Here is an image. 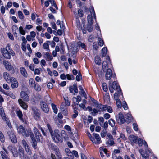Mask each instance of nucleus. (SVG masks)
<instances>
[{
    "label": "nucleus",
    "mask_w": 159,
    "mask_h": 159,
    "mask_svg": "<svg viewBox=\"0 0 159 159\" xmlns=\"http://www.w3.org/2000/svg\"><path fill=\"white\" fill-rule=\"evenodd\" d=\"M53 140L56 143L59 142H61V137L60 135L59 130L57 129H55L51 134Z\"/></svg>",
    "instance_id": "obj_1"
},
{
    "label": "nucleus",
    "mask_w": 159,
    "mask_h": 159,
    "mask_svg": "<svg viewBox=\"0 0 159 159\" xmlns=\"http://www.w3.org/2000/svg\"><path fill=\"white\" fill-rule=\"evenodd\" d=\"M109 89L111 93H113L114 90H116L117 92H119L121 90L120 86L115 81H114L112 83L111 81H109Z\"/></svg>",
    "instance_id": "obj_2"
},
{
    "label": "nucleus",
    "mask_w": 159,
    "mask_h": 159,
    "mask_svg": "<svg viewBox=\"0 0 159 159\" xmlns=\"http://www.w3.org/2000/svg\"><path fill=\"white\" fill-rule=\"evenodd\" d=\"M90 15H89L87 16V20L88 23L89 25H92L93 23V17L96 19L95 13L94 11V8L93 6L90 7Z\"/></svg>",
    "instance_id": "obj_3"
},
{
    "label": "nucleus",
    "mask_w": 159,
    "mask_h": 159,
    "mask_svg": "<svg viewBox=\"0 0 159 159\" xmlns=\"http://www.w3.org/2000/svg\"><path fill=\"white\" fill-rule=\"evenodd\" d=\"M17 130L19 134H21L23 136L26 137L30 136V133L32 132L30 130L26 131L24 127L22 125H20L19 126H17Z\"/></svg>",
    "instance_id": "obj_4"
},
{
    "label": "nucleus",
    "mask_w": 159,
    "mask_h": 159,
    "mask_svg": "<svg viewBox=\"0 0 159 159\" xmlns=\"http://www.w3.org/2000/svg\"><path fill=\"white\" fill-rule=\"evenodd\" d=\"M104 72H106L105 75V78L107 80H110L112 77L115 78L116 77L115 74H113L112 70L110 68L105 70Z\"/></svg>",
    "instance_id": "obj_5"
},
{
    "label": "nucleus",
    "mask_w": 159,
    "mask_h": 159,
    "mask_svg": "<svg viewBox=\"0 0 159 159\" xmlns=\"http://www.w3.org/2000/svg\"><path fill=\"white\" fill-rule=\"evenodd\" d=\"M10 50V46L9 45H7L6 48L2 49L1 51L3 56L7 59H10L11 57V55L9 54L8 50Z\"/></svg>",
    "instance_id": "obj_6"
},
{
    "label": "nucleus",
    "mask_w": 159,
    "mask_h": 159,
    "mask_svg": "<svg viewBox=\"0 0 159 159\" xmlns=\"http://www.w3.org/2000/svg\"><path fill=\"white\" fill-rule=\"evenodd\" d=\"M7 134L12 143H15L17 142L16 137L13 131L11 130L8 131L7 132Z\"/></svg>",
    "instance_id": "obj_7"
},
{
    "label": "nucleus",
    "mask_w": 159,
    "mask_h": 159,
    "mask_svg": "<svg viewBox=\"0 0 159 159\" xmlns=\"http://www.w3.org/2000/svg\"><path fill=\"white\" fill-rule=\"evenodd\" d=\"M106 61H103L102 62V69L104 72L108 68L110 62V59L109 56H107L106 58Z\"/></svg>",
    "instance_id": "obj_8"
},
{
    "label": "nucleus",
    "mask_w": 159,
    "mask_h": 159,
    "mask_svg": "<svg viewBox=\"0 0 159 159\" xmlns=\"http://www.w3.org/2000/svg\"><path fill=\"white\" fill-rule=\"evenodd\" d=\"M21 143L27 153L29 155H31L32 153L26 141L23 139L21 141Z\"/></svg>",
    "instance_id": "obj_9"
},
{
    "label": "nucleus",
    "mask_w": 159,
    "mask_h": 159,
    "mask_svg": "<svg viewBox=\"0 0 159 159\" xmlns=\"http://www.w3.org/2000/svg\"><path fill=\"white\" fill-rule=\"evenodd\" d=\"M3 62L5 68L8 71H11L13 73L15 72V69L11 64L7 61H4Z\"/></svg>",
    "instance_id": "obj_10"
},
{
    "label": "nucleus",
    "mask_w": 159,
    "mask_h": 159,
    "mask_svg": "<svg viewBox=\"0 0 159 159\" xmlns=\"http://www.w3.org/2000/svg\"><path fill=\"white\" fill-rule=\"evenodd\" d=\"M40 105L43 111L46 113H48L49 111V109L47 103L43 101H41Z\"/></svg>",
    "instance_id": "obj_11"
},
{
    "label": "nucleus",
    "mask_w": 159,
    "mask_h": 159,
    "mask_svg": "<svg viewBox=\"0 0 159 159\" xmlns=\"http://www.w3.org/2000/svg\"><path fill=\"white\" fill-rule=\"evenodd\" d=\"M33 132L35 134L36 138L37 141H39L41 137V135L39 131L38 130V129L34 127L33 128Z\"/></svg>",
    "instance_id": "obj_12"
},
{
    "label": "nucleus",
    "mask_w": 159,
    "mask_h": 159,
    "mask_svg": "<svg viewBox=\"0 0 159 159\" xmlns=\"http://www.w3.org/2000/svg\"><path fill=\"white\" fill-rule=\"evenodd\" d=\"M2 149L4 151L0 152V154L2 159H9V158L7 155L8 154V152L4 147H2Z\"/></svg>",
    "instance_id": "obj_13"
},
{
    "label": "nucleus",
    "mask_w": 159,
    "mask_h": 159,
    "mask_svg": "<svg viewBox=\"0 0 159 159\" xmlns=\"http://www.w3.org/2000/svg\"><path fill=\"white\" fill-rule=\"evenodd\" d=\"M116 120L120 124L124 123L125 120L123 115L121 113H119L118 117L116 118Z\"/></svg>",
    "instance_id": "obj_14"
},
{
    "label": "nucleus",
    "mask_w": 159,
    "mask_h": 159,
    "mask_svg": "<svg viewBox=\"0 0 159 159\" xmlns=\"http://www.w3.org/2000/svg\"><path fill=\"white\" fill-rule=\"evenodd\" d=\"M32 109L33 113V116L35 119L38 118L40 116V114L39 110L35 107H32Z\"/></svg>",
    "instance_id": "obj_15"
},
{
    "label": "nucleus",
    "mask_w": 159,
    "mask_h": 159,
    "mask_svg": "<svg viewBox=\"0 0 159 159\" xmlns=\"http://www.w3.org/2000/svg\"><path fill=\"white\" fill-rule=\"evenodd\" d=\"M30 137L32 141H33V143L32 144V146L34 148L36 149L37 148V140L35 139L34 135L32 132H30Z\"/></svg>",
    "instance_id": "obj_16"
},
{
    "label": "nucleus",
    "mask_w": 159,
    "mask_h": 159,
    "mask_svg": "<svg viewBox=\"0 0 159 159\" xmlns=\"http://www.w3.org/2000/svg\"><path fill=\"white\" fill-rule=\"evenodd\" d=\"M3 76L5 80L8 83H10L12 80V78H14L13 77H11L9 73L7 72L3 73Z\"/></svg>",
    "instance_id": "obj_17"
},
{
    "label": "nucleus",
    "mask_w": 159,
    "mask_h": 159,
    "mask_svg": "<svg viewBox=\"0 0 159 159\" xmlns=\"http://www.w3.org/2000/svg\"><path fill=\"white\" fill-rule=\"evenodd\" d=\"M69 90L70 93H77L78 91L77 85L76 84H74L73 85L70 86L69 88Z\"/></svg>",
    "instance_id": "obj_18"
},
{
    "label": "nucleus",
    "mask_w": 159,
    "mask_h": 159,
    "mask_svg": "<svg viewBox=\"0 0 159 159\" xmlns=\"http://www.w3.org/2000/svg\"><path fill=\"white\" fill-rule=\"evenodd\" d=\"M43 57L46 60L49 61H51L53 59L52 56L48 52H44Z\"/></svg>",
    "instance_id": "obj_19"
},
{
    "label": "nucleus",
    "mask_w": 159,
    "mask_h": 159,
    "mask_svg": "<svg viewBox=\"0 0 159 159\" xmlns=\"http://www.w3.org/2000/svg\"><path fill=\"white\" fill-rule=\"evenodd\" d=\"M100 35H97L98 42V45L100 46H102L104 44V42L102 39V37L101 33V32H99Z\"/></svg>",
    "instance_id": "obj_20"
},
{
    "label": "nucleus",
    "mask_w": 159,
    "mask_h": 159,
    "mask_svg": "<svg viewBox=\"0 0 159 159\" xmlns=\"http://www.w3.org/2000/svg\"><path fill=\"white\" fill-rule=\"evenodd\" d=\"M18 101L20 105L23 109L25 110L27 109L28 106L27 104L23 102L22 99H18Z\"/></svg>",
    "instance_id": "obj_21"
},
{
    "label": "nucleus",
    "mask_w": 159,
    "mask_h": 159,
    "mask_svg": "<svg viewBox=\"0 0 159 159\" xmlns=\"http://www.w3.org/2000/svg\"><path fill=\"white\" fill-rule=\"evenodd\" d=\"M20 96L21 98L23 100L26 101H28L29 100V97L27 93L24 91H21L20 93Z\"/></svg>",
    "instance_id": "obj_22"
},
{
    "label": "nucleus",
    "mask_w": 159,
    "mask_h": 159,
    "mask_svg": "<svg viewBox=\"0 0 159 159\" xmlns=\"http://www.w3.org/2000/svg\"><path fill=\"white\" fill-rule=\"evenodd\" d=\"M12 79L11 82V87L13 89L17 88L18 86V82L15 78H12Z\"/></svg>",
    "instance_id": "obj_23"
},
{
    "label": "nucleus",
    "mask_w": 159,
    "mask_h": 159,
    "mask_svg": "<svg viewBox=\"0 0 159 159\" xmlns=\"http://www.w3.org/2000/svg\"><path fill=\"white\" fill-rule=\"evenodd\" d=\"M20 70L21 74L23 76L25 77H27V72L25 68L21 67L20 68Z\"/></svg>",
    "instance_id": "obj_24"
},
{
    "label": "nucleus",
    "mask_w": 159,
    "mask_h": 159,
    "mask_svg": "<svg viewBox=\"0 0 159 159\" xmlns=\"http://www.w3.org/2000/svg\"><path fill=\"white\" fill-rule=\"evenodd\" d=\"M12 31L16 36H17V34L19 31V29L18 27L16 25H13L12 26Z\"/></svg>",
    "instance_id": "obj_25"
},
{
    "label": "nucleus",
    "mask_w": 159,
    "mask_h": 159,
    "mask_svg": "<svg viewBox=\"0 0 159 159\" xmlns=\"http://www.w3.org/2000/svg\"><path fill=\"white\" fill-rule=\"evenodd\" d=\"M129 139L131 143H137L138 139L137 137L133 135H130Z\"/></svg>",
    "instance_id": "obj_26"
},
{
    "label": "nucleus",
    "mask_w": 159,
    "mask_h": 159,
    "mask_svg": "<svg viewBox=\"0 0 159 159\" xmlns=\"http://www.w3.org/2000/svg\"><path fill=\"white\" fill-rule=\"evenodd\" d=\"M93 135L95 137L96 139L97 140L96 142L97 144H99L101 143V141L100 140L101 138L99 135L97 134H93Z\"/></svg>",
    "instance_id": "obj_27"
},
{
    "label": "nucleus",
    "mask_w": 159,
    "mask_h": 159,
    "mask_svg": "<svg viewBox=\"0 0 159 159\" xmlns=\"http://www.w3.org/2000/svg\"><path fill=\"white\" fill-rule=\"evenodd\" d=\"M125 118L127 120L126 121L127 123H129L131 122L132 119V117L130 113H127L125 116Z\"/></svg>",
    "instance_id": "obj_28"
},
{
    "label": "nucleus",
    "mask_w": 159,
    "mask_h": 159,
    "mask_svg": "<svg viewBox=\"0 0 159 159\" xmlns=\"http://www.w3.org/2000/svg\"><path fill=\"white\" fill-rule=\"evenodd\" d=\"M36 83L34 79L33 78H30L29 79V84L30 87L34 88Z\"/></svg>",
    "instance_id": "obj_29"
},
{
    "label": "nucleus",
    "mask_w": 159,
    "mask_h": 159,
    "mask_svg": "<svg viewBox=\"0 0 159 159\" xmlns=\"http://www.w3.org/2000/svg\"><path fill=\"white\" fill-rule=\"evenodd\" d=\"M16 113L19 118L22 120H23V114L22 111L20 110H18L16 111Z\"/></svg>",
    "instance_id": "obj_30"
},
{
    "label": "nucleus",
    "mask_w": 159,
    "mask_h": 159,
    "mask_svg": "<svg viewBox=\"0 0 159 159\" xmlns=\"http://www.w3.org/2000/svg\"><path fill=\"white\" fill-rule=\"evenodd\" d=\"M95 63L98 65H100L101 63V60L98 56H96L95 59Z\"/></svg>",
    "instance_id": "obj_31"
},
{
    "label": "nucleus",
    "mask_w": 159,
    "mask_h": 159,
    "mask_svg": "<svg viewBox=\"0 0 159 159\" xmlns=\"http://www.w3.org/2000/svg\"><path fill=\"white\" fill-rule=\"evenodd\" d=\"M2 119L3 120L6 121L7 125H8L10 128H12V125L11 123L10 122V121L8 120V118L5 116L2 118Z\"/></svg>",
    "instance_id": "obj_32"
},
{
    "label": "nucleus",
    "mask_w": 159,
    "mask_h": 159,
    "mask_svg": "<svg viewBox=\"0 0 159 159\" xmlns=\"http://www.w3.org/2000/svg\"><path fill=\"white\" fill-rule=\"evenodd\" d=\"M121 91H119V92H117V93H115L114 94V99L116 100H119V97L120 96V95H122V94L121 93Z\"/></svg>",
    "instance_id": "obj_33"
},
{
    "label": "nucleus",
    "mask_w": 159,
    "mask_h": 159,
    "mask_svg": "<svg viewBox=\"0 0 159 159\" xmlns=\"http://www.w3.org/2000/svg\"><path fill=\"white\" fill-rule=\"evenodd\" d=\"M81 100V97L79 95L77 96L76 97H73V101L74 102H75V101L77 102H80Z\"/></svg>",
    "instance_id": "obj_34"
},
{
    "label": "nucleus",
    "mask_w": 159,
    "mask_h": 159,
    "mask_svg": "<svg viewBox=\"0 0 159 159\" xmlns=\"http://www.w3.org/2000/svg\"><path fill=\"white\" fill-rule=\"evenodd\" d=\"M107 52V47H104L102 49V57H105L106 55Z\"/></svg>",
    "instance_id": "obj_35"
},
{
    "label": "nucleus",
    "mask_w": 159,
    "mask_h": 159,
    "mask_svg": "<svg viewBox=\"0 0 159 159\" xmlns=\"http://www.w3.org/2000/svg\"><path fill=\"white\" fill-rule=\"evenodd\" d=\"M0 113L2 118L6 116L5 113L3 109V107L2 106H0Z\"/></svg>",
    "instance_id": "obj_36"
},
{
    "label": "nucleus",
    "mask_w": 159,
    "mask_h": 159,
    "mask_svg": "<svg viewBox=\"0 0 159 159\" xmlns=\"http://www.w3.org/2000/svg\"><path fill=\"white\" fill-rule=\"evenodd\" d=\"M109 125L112 127L114 126L115 124V120L112 119H110L108 121Z\"/></svg>",
    "instance_id": "obj_37"
},
{
    "label": "nucleus",
    "mask_w": 159,
    "mask_h": 159,
    "mask_svg": "<svg viewBox=\"0 0 159 159\" xmlns=\"http://www.w3.org/2000/svg\"><path fill=\"white\" fill-rule=\"evenodd\" d=\"M48 43H50V41H47L46 42L44 43L43 44V48L44 49L49 50V44Z\"/></svg>",
    "instance_id": "obj_38"
},
{
    "label": "nucleus",
    "mask_w": 159,
    "mask_h": 159,
    "mask_svg": "<svg viewBox=\"0 0 159 159\" xmlns=\"http://www.w3.org/2000/svg\"><path fill=\"white\" fill-rule=\"evenodd\" d=\"M102 105L101 104H98L96 106L98 112H101L102 111Z\"/></svg>",
    "instance_id": "obj_39"
},
{
    "label": "nucleus",
    "mask_w": 159,
    "mask_h": 159,
    "mask_svg": "<svg viewBox=\"0 0 159 159\" xmlns=\"http://www.w3.org/2000/svg\"><path fill=\"white\" fill-rule=\"evenodd\" d=\"M35 89L37 91H39L41 90V88L40 85L37 83H36L34 87Z\"/></svg>",
    "instance_id": "obj_40"
},
{
    "label": "nucleus",
    "mask_w": 159,
    "mask_h": 159,
    "mask_svg": "<svg viewBox=\"0 0 159 159\" xmlns=\"http://www.w3.org/2000/svg\"><path fill=\"white\" fill-rule=\"evenodd\" d=\"M51 106L54 113L55 114H57L58 112V109L56 107V105L52 103L51 104Z\"/></svg>",
    "instance_id": "obj_41"
},
{
    "label": "nucleus",
    "mask_w": 159,
    "mask_h": 159,
    "mask_svg": "<svg viewBox=\"0 0 159 159\" xmlns=\"http://www.w3.org/2000/svg\"><path fill=\"white\" fill-rule=\"evenodd\" d=\"M19 31L20 33L22 35H25V32L22 26H20L19 27Z\"/></svg>",
    "instance_id": "obj_42"
},
{
    "label": "nucleus",
    "mask_w": 159,
    "mask_h": 159,
    "mask_svg": "<svg viewBox=\"0 0 159 159\" xmlns=\"http://www.w3.org/2000/svg\"><path fill=\"white\" fill-rule=\"evenodd\" d=\"M79 93L80 95L84 97L85 99H87V96L84 90L80 91L79 92Z\"/></svg>",
    "instance_id": "obj_43"
},
{
    "label": "nucleus",
    "mask_w": 159,
    "mask_h": 159,
    "mask_svg": "<svg viewBox=\"0 0 159 159\" xmlns=\"http://www.w3.org/2000/svg\"><path fill=\"white\" fill-rule=\"evenodd\" d=\"M18 16L20 19H23L24 18V16L22 12L20 11H19L18 12Z\"/></svg>",
    "instance_id": "obj_44"
},
{
    "label": "nucleus",
    "mask_w": 159,
    "mask_h": 159,
    "mask_svg": "<svg viewBox=\"0 0 159 159\" xmlns=\"http://www.w3.org/2000/svg\"><path fill=\"white\" fill-rule=\"evenodd\" d=\"M37 128L38 129L41 130L43 135H44V136L46 135L45 133V132L44 129L39 124H37Z\"/></svg>",
    "instance_id": "obj_45"
},
{
    "label": "nucleus",
    "mask_w": 159,
    "mask_h": 159,
    "mask_svg": "<svg viewBox=\"0 0 159 159\" xmlns=\"http://www.w3.org/2000/svg\"><path fill=\"white\" fill-rule=\"evenodd\" d=\"M73 112L74 114L72 115V117L73 118H76L78 116V112L77 110L75 109H74Z\"/></svg>",
    "instance_id": "obj_46"
},
{
    "label": "nucleus",
    "mask_w": 159,
    "mask_h": 159,
    "mask_svg": "<svg viewBox=\"0 0 159 159\" xmlns=\"http://www.w3.org/2000/svg\"><path fill=\"white\" fill-rule=\"evenodd\" d=\"M98 112V111L96 109L93 108L91 112V114L93 116H95L97 114Z\"/></svg>",
    "instance_id": "obj_47"
},
{
    "label": "nucleus",
    "mask_w": 159,
    "mask_h": 159,
    "mask_svg": "<svg viewBox=\"0 0 159 159\" xmlns=\"http://www.w3.org/2000/svg\"><path fill=\"white\" fill-rule=\"evenodd\" d=\"M0 140L2 143H3L5 141V138L4 135L1 131H0Z\"/></svg>",
    "instance_id": "obj_48"
},
{
    "label": "nucleus",
    "mask_w": 159,
    "mask_h": 159,
    "mask_svg": "<svg viewBox=\"0 0 159 159\" xmlns=\"http://www.w3.org/2000/svg\"><path fill=\"white\" fill-rule=\"evenodd\" d=\"M107 143L111 146L113 145L114 144L113 138L109 139L107 141Z\"/></svg>",
    "instance_id": "obj_49"
},
{
    "label": "nucleus",
    "mask_w": 159,
    "mask_h": 159,
    "mask_svg": "<svg viewBox=\"0 0 159 159\" xmlns=\"http://www.w3.org/2000/svg\"><path fill=\"white\" fill-rule=\"evenodd\" d=\"M102 87L103 90L105 92H107L108 90V88L106 84L105 83H103L102 84Z\"/></svg>",
    "instance_id": "obj_50"
},
{
    "label": "nucleus",
    "mask_w": 159,
    "mask_h": 159,
    "mask_svg": "<svg viewBox=\"0 0 159 159\" xmlns=\"http://www.w3.org/2000/svg\"><path fill=\"white\" fill-rule=\"evenodd\" d=\"M116 104L118 107L119 108H120L121 107L122 104L120 100L119 99L116 100Z\"/></svg>",
    "instance_id": "obj_51"
},
{
    "label": "nucleus",
    "mask_w": 159,
    "mask_h": 159,
    "mask_svg": "<svg viewBox=\"0 0 159 159\" xmlns=\"http://www.w3.org/2000/svg\"><path fill=\"white\" fill-rule=\"evenodd\" d=\"M20 156L22 159H30L28 156L26 155H24V154L23 155L20 154Z\"/></svg>",
    "instance_id": "obj_52"
},
{
    "label": "nucleus",
    "mask_w": 159,
    "mask_h": 159,
    "mask_svg": "<svg viewBox=\"0 0 159 159\" xmlns=\"http://www.w3.org/2000/svg\"><path fill=\"white\" fill-rule=\"evenodd\" d=\"M137 141L138 142V143L139 146H141L143 143V140L142 139L139 138L137 139Z\"/></svg>",
    "instance_id": "obj_53"
},
{
    "label": "nucleus",
    "mask_w": 159,
    "mask_h": 159,
    "mask_svg": "<svg viewBox=\"0 0 159 159\" xmlns=\"http://www.w3.org/2000/svg\"><path fill=\"white\" fill-rule=\"evenodd\" d=\"M87 29L88 31L89 32H92L93 30V29L91 25H87Z\"/></svg>",
    "instance_id": "obj_54"
},
{
    "label": "nucleus",
    "mask_w": 159,
    "mask_h": 159,
    "mask_svg": "<svg viewBox=\"0 0 159 159\" xmlns=\"http://www.w3.org/2000/svg\"><path fill=\"white\" fill-rule=\"evenodd\" d=\"M66 77L68 80H73L74 79V77L73 75H70L69 74H67L66 75Z\"/></svg>",
    "instance_id": "obj_55"
},
{
    "label": "nucleus",
    "mask_w": 159,
    "mask_h": 159,
    "mask_svg": "<svg viewBox=\"0 0 159 159\" xmlns=\"http://www.w3.org/2000/svg\"><path fill=\"white\" fill-rule=\"evenodd\" d=\"M47 126L49 131V132L50 133V134H51L54 131L52 130V128L49 124H47Z\"/></svg>",
    "instance_id": "obj_56"
},
{
    "label": "nucleus",
    "mask_w": 159,
    "mask_h": 159,
    "mask_svg": "<svg viewBox=\"0 0 159 159\" xmlns=\"http://www.w3.org/2000/svg\"><path fill=\"white\" fill-rule=\"evenodd\" d=\"M81 78L82 76L80 73H78V75L76 76V80L78 81H79Z\"/></svg>",
    "instance_id": "obj_57"
},
{
    "label": "nucleus",
    "mask_w": 159,
    "mask_h": 159,
    "mask_svg": "<svg viewBox=\"0 0 159 159\" xmlns=\"http://www.w3.org/2000/svg\"><path fill=\"white\" fill-rule=\"evenodd\" d=\"M100 124L102 127H103L104 128H107L108 127V122L107 121L105 122L102 125V124H101V123H100Z\"/></svg>",
    "instance_id": "obj_58"
},
{
    "label": "nucleus",
    "mask_w": 159,
    "mask_h": 159,
    "mask_svg": "<svg viewBox=\"0 0 159 159\" xmlns=\"http://www.w3.org/2000/svg\"><path fill=\"white\" fill-rule=\"evenodd\" d=\"M133 128L135 131H137L138 129V125L136 123H134L133 124Z\"/></svg>",
    "instance_id": "obj_59"
},
{
    "label": "nucleus",
    "mask_w": 159,
    "mask_h": 159,
    "mask_svg": "<svg viewBox=\"0 0 159 159\" xmlns=\"http://www.w3.org/2000/svg\"><path fill=\"white\" fill-rule=\"evenodd\" d=\"M122 107L125 110H126L128 108V107L127 103L125 102L124 101L123 102Z\"/></svg>",
    "instance_id": "obj_60"
},
{
    "label": "nucleus",
    "mask_w": 159,
    "mask_h": 159,
    "mask_svg": "<svg viewBox=\"0 0 159 159\" xmlns=\"http://www.w3.org/2000/svg\"><path fill=\"white\" fill-rule=\"evenodd\" d=\"M110 117V115L108 113H106L103 115V117L106 119H108Z\"/></svg>",
    "instance_id": "obj_61"
},
{
    "label": "nucleus",
    "mask_w": 159,
    "mask_h": 159,
    "mask_svg": "<svg viewBox=\"0 0 159 159\" xmlns=\"http://www.w3.org/2000/svg\"><path fill=\"white\" fill-rule=\"evenodd\" d=\"M78 14L80 17H82L83 16L82 10H79L78 11Z\"/></svg>",
    "instance_id": "obj_62"
},
{
    "label": "nucleus",
    "mask_w": 159,
    "mask_h": 159,
    "mask_svg": "<svg viewBox=\"0 0 159 159\" xmlns=\"http://www.w3.org/2000/svg\"><path fill=\"white\" fill-rule=\"evenodd\" d=\"M18 151L22 153V154H21L22 155H23L24 154V151L23 148L21 146H19Z\"/></svg>",
    "instance_id": "obj_63"
},
{
    "label": "nucleus",
    "mask_w": 159,
    "mask_h": 159,
    "mask_svg": "<svg viewBox=\"0 0 159 159\" xmlns=\"http://www.w3.org/2000/svg\"><path fill=\"white\" fill-rule=\"evenodd\" d=\"M98 48V46L96 42H94L93 44V49L97 50Z\"/></svg>",
    "instance_id": "obj_64"
}]
</instances>
